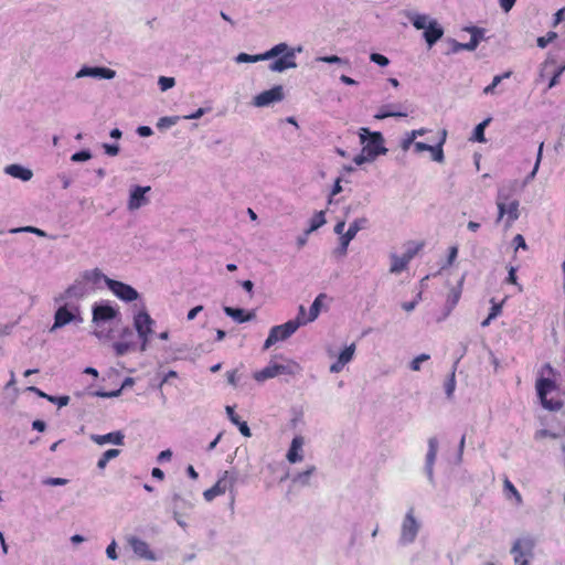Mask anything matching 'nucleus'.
Wrapping results in <instances>:
<instances>
[{
  "label": "nucleus",
  "instance_id": "nucleus-1",
  "mask_svg": "<svg viewBox=\"0 0 565 565\" xmlns=\"http://www.w3.org/2000/svg\"><path fill=\"white\" fill-rule=\"evenodd\" d=\"M264 60L270 61L268 68L273 72H284L297 66L295 50L289 49L286 43H279L264 54L249 55V63Z\"/></svg>",
  "mask_w": 565,
  "mask_h": 565
},
{
  "label": "nucleus",
  "instance_id": "nucleus-2",
  "mask_svg": "<svg viewBox=\"0 0 565 565\" xmlns=\"http://www.w3.org/2000/svg\"><path fill=\"white\" fill-rule=\"evenodd\" d=\"M547 373L548 375L554 374V369L550 364H545L540 376L536 381V391L537 396L544 408L548 411H558L562 407V402L558 398H548L547 395L557 390V385L554 380L544 377L543 374Z\"/></svg>",
  "mask_w": 565,
  "mask_h": 565
},
{
  "label": "nucleus",
  "instance_id": "nucleus-3",
  "mask_svg": "<svg viewBox=\"0 0 565 565\" xmlns=\"http://www.w3.org/2000/svg\"><path fill=\"white\" fill-rule=\"evenodd\" d=\"M359 136L363 148L362 158L356 160L358 163H361L365 159H374L379 154L386 152V149L383 146L384 139L381 132H371L367 128H361Z\"/></svg>",
  "mask_w": 565,
  "mask_h": 565
},
{
  "label": "nucleus",
  "instance_id": "nucleus-4",
  "mask_svg": "<svg viewBox=\"0 0 565 565\" xmlns=\"http://www.w3.org/2000/svg\"><path fill=\"white\" fill-rule=\"evenodd\" d=\"M315 472L316 467L307 461H289V466L280 480L289 479L295 486L306 487L310 484V479Z\"/></svg>",
  "mask_w": 565,
  "mask_h": 565
},
{
  "label": "nucleus",
  "instance_id": "nucleus-5",
  "mask_svg": "<svg viewBox=\"0 0 565 565\" xmlns=\"http://www.w3.org/2000/svg\"><path fill=\"white\" fill-rule=\"evenodd\" d=\"M302 324H306V321L303 320V306H300L299 313L295 320H289L284 324L271 328L269 335L265 341V349L269 348L278 341L286 340Z\"/></svg>",
  "mask_w": 565,
  "mask_h": 565
},
{
  "label": "nucleus",
  "instance_id": "nucleus-6",
  "mask_svg": "<svg viewBox=\"0 0 565 565\" xmlns=\"http://www.w3.org/2000/svg\"><path fill=\"white\" fill-rule=\"evenodd\" d=\"M497 206L499 210L497 222L504 218L505 226L510 227L519 217V201L511 199L504 189H500L497 196Z\"/></svg>",
  "mask_w": 565,
  "mask_h": 565
},
{
  "label": "nucleus",
  "instance_id": "nucleus-7",
  "mask_svg": "<svg viewBox=\"0 0 565 565\" xmlns=\"http://www.w3.org/2000/svg\"><path fill=\"white\" fill-rule=\"evenodd\" d=\"M420 527L422 522L415 516V510L412 507L406 512L401 525L399 544L408 545L415 542Z\"/></svg>",
  "mask_w": 565,
  "mask_h": 565
},
{
  "label": "nucleus",
  "instance_id": "nucleus-8",
  "mask_svg": "<svg viewBox=\"0 0 565 565\" xmlns=\"http://www.w3.org/2000/svg\"><path fill=\"white\" fill-rule=\"evenodd\" d=\"M534 547L535 540L532 536L519 537L511 548V553L514 555V563L516 565H530L529 558L533 556Z\"/></svg>",
  "mask_w": 565,
  "mask_h": 565
},
{
  "label": "nucleus",
  "instance_id": "nucleus-9",
  "mask_svg": "<svg viewBox=\"0 0 565 565\" xmlns=\"http://www.w3.org/2000/svg\"><path fill=\"white\" fill-rule=\"evenodd\" d=\"M423 243L414 244L409 246L407 250L402 255H392V264L390 271L393 274H399L405 270L409 264V262L417 255V253L423 248Z\"/></svg>",
  "mask_w": 565,
  "mask_h": 565
},
{
  "label": "nucleus",
  "instance_id": "nucleus-10",
  "mask_svg": "<svg viewBox=\"0 0 565 565\" xmlns=\"http://www.w3.org/2000/svg\"><path fill=\"white\" fill-rule=\"evenodd\" d=\"M126 540L137 557L150 562L158 559L156 553L150 548L149 544L145 540L135 535H129Z\"/></svg>",
  "mask_w": 565,
  "mask_h": 565
},
{
  "label": "nucleus",
  "instance_id": "nucleus-11",
  "mask_svg": "<svg viewBox=\"0 0 565 565\" xmlns=\"http://www.w3.org/2000/svg\"><path fill=\"white\" fill-rule=\"evenodd\" d=\"M153 320L146 311L138 312L134 318V326L142 341V349L149 341V335L152 333Z\"/></svg>",
  "mask_w": 565,
  "mask_h": 565
},
{
  "label": "nucleus",
  "instance_id": "nucleus-12",
  "mask_svg": "<svg viewBox=\"0 0 565 565\" xmlns=\"http://www.w3.org/2000/svg\"><path fill=\"white\" fill-rule=\"evenodd\" d=\"M105 282L108 286V288L121 300L124 301H134L138 298V292L135 288L131 286L114 280L110 278H105Z\"/></svg>",
  "mask_w": 565,
  "mask_h": 565
},
{
  "label": "nucleus",
  "instance_id": "nucleus-13",
  "mask_svg": "<svg viewBox=\"0 0 565 565\" xmlns=\"http://www.w3.org/2000/svg\"><path fill=\"white\" fill-rule=\"evenodd\" d=\"M284 99L282 86L278 85L268 90H264L254 97L253 104L257 107L269 106Z\"/></svg>",
  "mask_w": 565,
  "mask_h": 565
},
{
  "label": "nucleus",
  "instance_id": "nucleus-14",
  "mask_svg": "<svg viewBox=\"0 0 565 565\" xmlns=\"http://www.w3.org/2000/svg\"><path fill=\"white\" fill-rule=\"evenodd\" d=\"M79 313L78 306H72L68 308L67 306L60 307L54 317V326L53 328H62L67 323L74 321Z\"/></svg>",
  "mask_w": 565,
  "mask_h": 565
},
{
  "label": "nucleus",
  "instance_id": "nucleus-15",
  "mask_svg": "<svg viewBox=\"0 0 565 565\" xmlns=\"http://www.w3.org/2000/svg\"><path fill=\"white\" fill-rule=\"evenodd\" d=\"M463 279L465 278L462 277L456 286L449 289L446 298L445 311L443 313L441 319L448 317L450 312L455 309V307L458 305L462 294Z\"/></svg>",
  "mask_w": 565,
  "mask_h": 565
},
{
  "label": "nucleus",
  "instance_id": "nucleus-16",
  "mask_svg": "<svg viewBox=\"0 0 565 565\" xmlns=\"http://www.w3.org/2000/svg\"><path fill=\"white\" fill-rule=\"evenodd\" d=\"M355 352V344L347 347L338 356V360L330 365L331 373H339L343 367L353 359Z\"/></svg>",
  "mask_w": 565,
  "mask_h": 565
},
{
  "label": "nucleus",
  "instance_id": "nucleus-17",
  "mask_svg": "<svg viewBox=\"0 0 565 565\" xmlns=\"http://www.w3.org/2000/svg\"><path fill=\"white\" fill-rule=\"evenodd\" d=\"M150 186H135L130 193L128 206L130 210L139 209L148 202V199L145 196L147 192L150 191Z\"/></svg>",
  "mask_w": 565,
  "mask_h": 565
},
{
  "label": "nucleus",
  "instance_id": "nucleus-18",
  "mask_svg": "<svg viewBox=\"0 0 565 565\" xmlns=\"http://www.w3.org/2000/svg\"><path fill=\"white\" fill-rule=\"evenodd\" d=\"M444 35V29L437 23V21H430L424 30V39L428 46L431 47L437 41Z\"/></svg>",
  "mask_w": 565,
  "mask_h": 565
},
{
  "label": "nucleus",
  "instance_id": "nucleus-19",
  "mask_svg": "<svg viewBox=\"0 0 565 565\" xmlns=\"http://www.w3.org/2000/svg\"><path fill=\"white\" fill-rule=\"evenodd\" d=\"M231 486V480L225 476L221 478L212 488L203 492V497L207 502H211L216 497L225 493L227 488Z\"/></svg>",
  "mask_w": 565,
  "mask_h": 565
},
{
  "label": "nucleus",
  "instance_id": "nucleus-20",
  "mask_svg": "<svg viewBox=\"0 0 565 565\" xmlns=\"http://www.w3.org/2000/svg\"><path fill=\"white\" fill-rule=\"evenodd\" d=\"M88 292L89 289L87 288L86 282L84 280H77L65 290L64 295L62 296V299H81L85 297Z\"/></svg>",
  "mask_w": 565,
  "mask_h": 565
},
{
  "label": "nucleus",
  "instance_id": "nucleus-21",
  "mask_svg": "<svg viewBox=\"0 0 565 565\" xmlns=\"http://www.w3.org/2000/svg\"><path fill=\"white\" fill-rule=\"evenodd\" d=\"M117 311L108 305L95 306L93 309V321H108L116 317Z\"/></svg>",
  "mask_w": 565,
  "mask_h": 565
},
{
  "label": "nucleus",
  "instance_id": "nucleus-22",
  "mask_svg": "<svg viewBox=\"0 0 565 565\" xmlns=\"http://www.w3.org/2000/svg\"><path fill=\"white\" fill-rule=\"evenodd\" d=\"M276 375H292L299 371V364L291 360H285L284 362L273 361Z\"/></svg>",
  "mask_w": 565,
  "mask_h": 565
},
{
  "label": "nucleus",
  "instance_id": "nucleus-23",
  "mask_svg": "<svg viewBox=\"0 0 565 565\" xmlns=\"http://www.w3.org/2000/svg\"><path fill=\"white\" fill-rule=\"evenodd\" d=\"M366 223L365 218L355 220L352 224H350L347 232L341 236V245L344 249H347L349 243L355 237L356 233L363 227Z\"/></svg>",
  "mask_w": 565,
  "mask_h": 565
},
{
  "label": "nucleus",
  "instance_id": "nucleus-24",
  "mask_svg": "<svg viewBox=\"0 0 565 565\" xmlns=\"http://www.w3.org/2000/svg\"><path fill=\"white\" fill-rule=\"evenodd\" d=\"M84 75H93V76H100L103 78H113L115 76V71L107 68V67H86L79 71L77 76H84Z\"/></svg>",
  "mask_w": 565,
  "mask_h": 565
},
{
  "label": "nucleus",
  "instance_id": "nucleus-25",
  "mask_svg": "<svg viewBox=\"0 0 565 565\" xmlns=\"http://www.w3.org/2000/svg\"><path fill=\"white\" fill-rule=\"evenodd\" d=\"M6 172L14 178L29 181L32 178V171L19 164H10L6 168Z\"/></svg>",
  "mask_w": 565,
  "mask_h": 565
},
{
  "label": "nucleus",
  "instance_id": "nucleus-26",
  "mask_svg": "<svg viewBox=\"0 0 565 565\" xmlns=\"http://www.w3.org/2000/svg\"><path fill=\"white\" fill-rule=\"evenodd\" d=\"M324 298H326L324 294H320V295H318L316 297V299L313 300V302H312V305L310 307L309 316L308 317H306V311L303 310V320L306 321V323L311 322L315 319H317V317L320 313V308L322 306V300Z\"/></svg>",
  "mask_w": 565,
  "mask_h": 565
},
{
  "label": "nucleus",
  "instance_id": "nucleus-27",
  "mask_svg": "<svg viewBox=\"0 0 565 565\" xmlns=\"http://www.w3.org/2000/svg\"><path fill=\"white\" fill-rule=\"evenodd\" d=\"M226 413H227V416L230 418V420L237 425L238 426V429L241 431V434L243 436H246L247 437V422H244V420H241L239 419V416L236 414L235 412V407L234 406H226Z\"/></svg>",
  "mask_w": 565,
  "mask_h": 565
},
{
  "label": "nucleus",
  "instance_id": "nucleus-28",
  "mask_svg": "<svg viewBox=\"0 0 565 565\" xmlns=\"http://www.w3.org/2000/svg\"><path fill=\"white\" fill-rule=\"evenodd\" d=\"M276 372H275V367H274V363L273 361L269 362L268 365H266L263 370L260 371H257L254 373L253 377L257 381V382H264L268 379H273V377H276Z\"/></svg>",
  "mask_w": 565,
  "mask_h": 565
},
{
  "label": "nucleus",
  "instance_id": "nucleus-29",
  "mask_svg": "<svg viewBox=\"0 0 565 565\" xmlns=\"http://www.w3.org/2000/svg\"><path fill=\"white\" fill-rule=\"evenodd\" d=\"M446 141V130H443V137L440 141L436 146H430V149L428 151L431 153V158L436 162H443L444 161V150L443 145Z\"/></svg>",
  "mask_w": 565,
  "mask_h": 565
},
{
  "label": "nucleus",
  "instance_id": "nucleus-30",
  "mask_svg": "<svg viewBox=\"0 0 565 565\" xmlns=\"http://www.w3.org/2000/svg\"><path fill=\"white\" fill-rule=\"evenodd\" d=\"M303 440L297 436L292 439L291 446L286 455V459H302L299 455V450L302 448Z\"/></svg>",
  "mask_w": 565,
  "mask_h": 565
},
{
  "label": "nucleus",
  "instance_id": "nucleus-31",
  "mask_svg": "<svg viewBox=\"0 0 565 565\" xmlns=\"http://www.w3.org/2000/svg\"><path fill=\"white\" fill-rule=\"evenodd\" d=\"M224 311L227 316L232 317L237 322L247 321V312L244 309L225 307Z\"/></svg>",
  "mask_w": 565,
  "mask_h": 565
},
{
  "label": "nucleus",
  "instance_id": "nucleus-32",
  "mask_svg": "<svg viewBox=\"0 0 565 565\" xmlns=\"http://www.w3.org/2000/svg\"><path fill=\"white\" fill-rule=\"evenodd\" d=\"M107 278L98 269L87 270L83 274V280L85 282H92L93 285L98 284L102 279Z\"/></svg>",
  "mask_w": 565,
  "mask_h": 565
},
{
  "label": "nucleus",
  "instance_id": "nucleus-33",
  "mask_svg": "<svg viewBox=\"0 0 565 565\" xmlns=\"http://www.w3.org/2000/svg\"><path fill=\"white\" fill-rule=\"evenodd\" d=\"M391 106H383L380 111L374 116L376 119H384L387 117H405L407 114L390 109Z\"/></svg>",
  "mask_w": 565,
  "mask_h": 565
},
{
  "label": "nucleus",
  "instance_id": "nucleus-34",
  "mask_svg": "<svg viewBox=\"0 0 565 565\" xmlns=\"http://www.w3.org/2000/svg\"><path fill=\"white\" fill-rule=\"evenodd\" d=\"M122 438H124V436L120 433H109V434H106L103 436H98L96 438V440L98 444H104V443H108V441L114 443V444H121Z\"/></svg>",
  "mask_w": 565,
  "mask_h": 565
},
{
  "label": "nucleus",
  "instance_id": "nucleus-35",
  "mask_svg": "<svg viewBox=\"0 0 565 565\" xmlns=\"http://www.w3.org/2000/svg\"><path fill=\"white\" fill-rule=\"evenodd\" d=\"M326 223L324 212H317L310 220L309 232L316 231Z\"/></svg>",
  "mask_w": 565,
  "mask_h": 565
},
{
  "label": "nucleus",
  "instance_id": "nucleus-36",
  "mask_svg": "<svg viewBox=\"0 0 565 565\" xmlns=\"http://www.w3.org/2000/svg\"><path fill=\"white\" fill-rule=\"evenodd\" d=\"M489 122H490V119L488 118V119L483 120L482 122H480L479 125H477V127L475 128L473 138H472L475 141H478V142L486 141L484 128L488 126Z\"/></svg>",
  "mask_w": 565,
  "mask_h": 565
},
{
  "label": "nucleus",
  "instance_id": "nucleus-37",
  "mask_svg": "<svg viewBox=\"0 0 565 565\" xmlns=\"http://www.w3.org/2000/svg\"><path fill=\"white\" fill-rule=\"evenodd\" d=\"M429 22L428 17L425 14H416L412 19V23L417 30H425Z\"/></svg>",
  "mask_w": 565,
  "mask_h": 565
},
{
  "label": "nucleus",
  "instance_id": "nucleus-38",
  "mask_svg": "<svg viewBox=\"0 0 565 565\" xmlns=\"http://www.w3.org/2000/svg\"><path fill=\"white\" fill-rule=\"evenodd\" d=\"M557 38V33L554 31H550L544 36H540L536 40L537 46L544 49L548 43L553 42Z\"/></svg>",
  "mask_w": 565,
  "mask_h": 565
},
{
  "label": "nucleus",
  "instance_id": "nucleus-39",
  "mask_svg": "<svg viewBox=\"0 0 565 565\" xmlns=\"http://www.w3.org/2000/svg\"><path fill=\"white\" fill-rule=\"evenodd\" d=\"M42 483L44 486L57 487L67 484L68 480L65 478H45Z\"/></svg>",
  "mask_w": 565,
  "mask_h": 565
},
{
  "label": "nucleus",
  "instance_id": "nucleus-40",
  "mask_svg": "<svg viewBox=\"0 0 565 565\" xmlns=\"http://www.w3.org/2000/svg\"><path fill=\"white\" fill-rule=\"evenodd\" d=\"M415 139H416V132L407 134V136L402 141V149L406 151L411 147L414 148V143L416 142Z\"/></svg>",
  "mask_w": 565,
  "mask_h": 565
},
{
  "label": "nucleus",
  "instance_id": "nucleus-41",
  "mask_svg": "<svg viewBox=\"0 0 565 565\" xmlns=\"http://www.w3.org/2000/svg\"><path fill=\"white\" fill-rule=\"evenodd\" d=\"M178 119H179L178 117H162L159 119L157 127L159 129H161V128H167V127L173 126L177 124Z\"/></svg>",
  "mask_w": 565,
  "mask_h": 565
},
{
  "label": "nucleus",
  "instance_id": "nucleus-42",
  "mask_svg": "<svg viewBox=\"0 0 565 565\" xmlns=\"http://www.w3.org/2000/svg\"><path fill=\"white\" fill-rule=\"evenodd\" d=\"M174 84H175V82H174L173 77L161 76L159 78V85H160L161 90H167V89L173 87Z\"/></svg>",
  "mask_w": 565,
  "mask_h": 565
},
{
  "label": "nucleus",
  "instance_id": "nucleus-43",
  "mask_svg": "<svg viewBox=\"0 0 565 565\" xmlns=\"http://www.w3.org/2000/svg\"><path fill=\"white\" fill-rule=\"evenodd\" d=\"M371 61L379 64L380 66H387L390 61L386 56L379 54V53H372L370 56Z\"/></svg>",
  "mask_w": 565,
  "mask_h": 565
},
{
  "label": "nucleus",
  "instance_id": "nucleus-44",
  "mask_svg": "<svg viewBox=\"0 0 565 565\" xmlns=\"http://www.w3.org/2000/svg\"><path fill=\"white\" fill-rule=\"evenodd\" d=\"M117 544L115 541H111L106 547V555L109 559L116 561L118 558V554L116 552Z\"/></svg>",
  "mask_w": 565,
  "mask_h": 565
},
{
  "label": "nucleus",
  "instance_id": "nucleus-45",
  "mask_svg": "<svg viewBox=\"0 0 565 565\" xmlns=\"http://www.w3.org/2000/svg\"><path fill=\"white\" fill-rule=\"evenodd\" d=\"M92 154L89 151H86V150H82V151H78V152H75L73 156H72V161L74 162H81V161H86L88 159H90Z\"/></svg>",
  "mask_w": 565,
  "mask_h": 565
},
{
  "label": "nucleus",
  "instance_id": "nucleus-46",
  "mask_svg": "<svg viewBox=\"0 0 565 565\" xmlns=\"http://www.w3.org/2000/svg\"><path fill=\"white\" fill-rule=\"evenodd\" d=\"M437 446H438L437 439L430 438L429 439V450L427 452L426 459H435V457L437 455Z\"/></svg>",
  "mask_w": 565,
  "mask_h": 565
},
{
  "label": "nucleus",
  "instance_id": "nucleus-47",
  "mask_svg": "<svg viewBox=\"0 0 565 565\" xmlns=\"http://www.w3.org/2000/svg\"><path fill=\"white\" fill-rule=\"evenodd\" d=\"M428 359H429V355H427V354H420V355L416 356V358L412 361V363H411V369H412L413 371H418V370L420 369V363H422L423 361L428 360Z\"/></svg>",
  "mask_w": 565,
  "mask_h": 565
},
{
  "label": "nucleus",
  "instance_id": "nucleus-48",
  "mask_svg": "<svg viewBox=\"0 0 565 565\" xmlns=\"http://www.w3.org/2000/svg\"><path fill=\"white\" fill-rule=\"evenodd\" d=\"M504 489L511 492L516 498L518 502H521L520 493L508 478L504 479Z\"/></svg>",
  "mask_w": 565,
  "mask_h": 565
},
{
  "label": "nucleus",
  "instance_id": "nucleus-49",
  "mask_svg": "<svg viewBox=\"0 0 565 565\" xmlns=\"http://www.w3.org/2000/svg\"><path fill=\"white\" fill-rule=\"evenodd\" d=\"M543 147H544V142H541L539 146V150H537L536 162H535L533 171L531 172V175H530L531 178H533L539 170L540 162L542 160Z\"/></svg>",
  "mask_w": 565,
  "mask_h": 565
},
{
  "label": "nucleus",
  "instance_id": "nucleus-50",
  "mask_svg": "<svg viewBox=\"0 0 565 565\" xmlns=\"http://www.w3.org/2000/svg\"><path fill=\"white\" fill-rule=\"evenodd\" d=\"M564 71H565V64H564L562 67H559V68L557 70V72L552 76V78H551V81H550V83H548V87H550V88H552V87H554L555 85H557V84H558L559 76L562 75V73H563Z\"/></svg>",
  "mask_w": 565,
  "mask_h": 565
},
{
  "label": "nucleus",
  "instance_id": "nucleus-51",
  "mask_svg": "<svg viewBox=\"0 0 565 565\" xmlns=\"http://www.w3.org/2000/svg\"><path fill=\"white\" fill-rule=\"evenodd\" d=\"M428 149H430V145H427L422 141H416L414 143V148H413L414 152H416V153H422L424 151H428Z\"/></svg>",
  "mask_w": 565,
  "mask_h": 565
},
{
  "label": "nucleus",
  "instance_id": "nucleus-52",
  "mask_svg": "<svg viewBox=\"0 0 565 565\" xmlns=\"http://www.w3.org/2000/svg\"><path fill=\"white\" fill-rule=\"evenodd\" d=\"M502 312V305L501 303H494L492 305L491 309H490V319H494L497 318L498 316H500Z\"/></svg>",
  "mask_w": 565,
  "mask_h": 565
},
{
  "label": "nucleus",
  "instance_id": "nucleus-53",
  "mask_svg": "<svg viewBox=\"0 0 565 565\" xmlns=\"http://www.w3.org/2000/svg\"><path fill=\"white\" fill-rule=\"evenodd\" d=\"M516 0H499L500 2V7L505 11V12H509L514 3H515Z\"/></svg>",
  "mask_w": 565,
  "mask_h": 565
},
{
  "label": "nucleus",
  "instance_id": "nucleus-54",
  "mask_svg": "<svg viewBox=\"0 0 565 565\" xmlns=\"http://www.w3.org/2000/svg\"><path fill=\"white\" fill-rule=\"evenodd\" d=\"M511 75H512L511 71H508V72L503 73L502 75H497V76L493 77L492 84L494 86H498L501 83L502 79L509 78Z\"/></svg>",
  "mask_w": 565,
  "mask_h": 565
},
{
  "label": "nucleus",
  "instance_id": "nucleus-55",
  "mask_svg": "<svg viewBox=\"0 0 565 565\" xmlns=\"http://www.w3.org/2000/svg\"><path fill=\"white\" fill-rule=\"evenodd\" d=\"M137 132L141 137H149L152 135V129L148 126H140L138 127Z\"/></svg>",
  "mask_w": 565,
  "mask_h": 565
},
{
  "label": "nucleus",
  "instance_id": "nucleus-56",
  "mask_svg": "<svg viewBox=\"0 0 565 565\" xmlns=\"http://www.w3.org/2000/svg\"><path fill=\"white\" fill-rule=\"evenodd\" d=\"M513 243L516 245V248L521 247L523 249L526 248V243L524 237L521 234L515 235L513 238Z\"/></svg>",
  "mask_w": 565,
  "mask_h": 565
},
{
  "label": "nucleus",
  "instance_id": "nucleus-57",
  "mask_svg": "<svg viewBox=\"0 0 565 565\" xmlns=\"http://www.w3.org/2000/svg\"><path fill=\"white\" fill-rule=\"evenodd\" d=\"M458 255L457 246H451L448 254V264L451 265Z\"/></svg>",
  "mask_w": 565,
  "mask_h": 565
},
{
  "label": "nucleus",
  "instance_id": "nucleus-58",
  "mask_svg": "<svg viewBox=\"0 0 565 565\" xmlns=\"http://www.w3.org/2000/svg\"><path fill=\"white\" fill-rule=\"evenodd\" d=\"M105 151L106 153L110 156H116L119 152V147L116 145H105Z\"/></svg>",
  "mask_w": 565,
  "mask_h": 565
},
{
  "label": "nucleus",
  "instance_id": "nucleus-59",
  "mask_svg": "<svg viewBox=\"0 0 565 565\" xmlns=\"http://www.w3.org/2000/svg\"><path fill=\"white\" fill-rule=\"evenodd\" d=\"M119 452V449H109L104 452L102 459H113L114 457H117Z\"/></svg>",
  "mask_w": 565,
  "mask_h": 565
},
{
  "label": "nucleus",
  "instance_id": "nucleus-60",
  "mask_svg": "<svg viewBox=\"0 0 565 565\" xmlns=\"http://www.w3.org/2000/svg\"><path fill=\"white\" fill-rule=\"evenodd\" d=\"M203 310L202 306H196L188 312V320H193L199 312Z\"/></svg>",
  "mask_w": 565,
  "mask_h": 565
},
{
  "label": "nucleus",
  "instance_id": "nucleus-61",
  "mask_svg": "<svg viewBox=\"0 0 565 565\" xmlns=\"http://www.w3.org/2000/svg\"><path fill=\"white\" fill-rule=\"evenodd\" d=\"M226 376H227V382L230 384L236 385V383H237V371H235V370L234 371H230V372H227Z\"/></svg>",
  "mask_w": 565,
  "mask_h": 565
},
{
  "label": "nucleus",
  "instance_id": "nucleus-62",
  "mask_svg": "<svg viewBox=\"0 0 565 565\" xmlns=\"http://www.w3.org/2000/svg\"><path fill=\"white\" fill-rule=\"evenodd\" d=\"M319 60L322 62H326V63H330V64L341 62V58L337 55L323 56V57H320Z\"/></svg>",
  "mask_w": 565,
  "mask_h": 565
},
{
  "label": "nucleus",
  "instance_id": "nucleus-63",
  "mask_svg": "<svg viewBox=\"0 0 565 565\" xmlns=\"http://www.w3.org/2000/svg\"><path fill=\"white\" fill-rule=\"evenodd\" d=\"M425 472L427 475V478L430 482L434 481V477H433V461H427L426 466H425Z\"/></svg>",
  "mask_w": 565,
  "mask_h": 565
},
{
  "label": "nucleus",
  "instance_id": "nucleus-64",
  "mask_svg": "<svg viewBox=\"0 0 565 565\" xmlns=\"http://www.w3.org/2000/svg\"><path fill=\"white\" fill-rule=\"evenodd\" d=\"M45 426H46L45 423L40 419L34 420L32 424L33 429H35L38 431H44Z\"/></svg>",
  "mask_w": 565,
  "mask_h": 565
}]
</instances>
